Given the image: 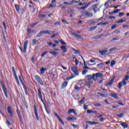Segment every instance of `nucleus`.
<instances>
[{"label": "nucleus", "instance_id": "8fccbe9b", "mask_svg": "<svg viewBox=\"0 0 129 129\" xmlns=\"http://www.w3.org/2000/svg\"><path fill=\"white\" fill-rule=\"evenodd\" d=\"M119 12H120V10L117 9L114 11L112 12V14H117Z\"/></svg>", "mask_w": 129, "mask_h": 129}, {"label": "nucleus", "instance_id": "0e129e2a", "mask_svg": "<svg viewBox=\"0 0 129 129\" xmlns=\"http://www.w3.org/2000/svg\"><path fill=\"white\" fill-rule=\"evenodd\" d=\"M75 90H80V88L78 86H75Z\"/></svg>", "mask_w": 129, "mask_h": 129}, {"label": "nucleus", "instance_id": "49530a36", "mask_svg": "<svg viewBox=\"0 0 129 129\" xmlns=\"http://www.w3.org/2000/svg\"><path fill=\"white\" fill-rule=\"evenodd\" d=\"M59 34V33H56L55 34H54L53 35H52L50 38L51 39H54V38H55L56 36H57V35Z\"/></svg>", "mask_w": 129, "mask_h": 129}, {"label": "nucleus", "instance_id": "864d4df0", "mask_svg": "<svg viewBox=\"0 0 129 129\" xmlns=\"http://www.w3.org/2000/svg\"><path fill=\"white\" fill-rule=\"evenodd\" d=\"M96 60V58H93V59H90V62L91 63H94V62H95Z\"/></svg>", "mask_w": 129, "mask_h": 129}, {"label": "nucleus", "instance_id": "f704fd0d", "mask_svg": "<svg viewBox=\"0 0 129 129\" xmlns=\"http://www.w3.org/2000/svg\"><path fill=\"white\" fill-rule=\"evenodd\" d=\"M79 2V1L73 0L71 2V5L73 6V5H75V4H78Z\"/></svg>", "mask_w": 129, "mask_h": 129}, {"label": "nucleus", "instance_id": "e433bc0d", "mask_svg": "<svg viewBox=\"0 0 129 129\" xmlns=\"http://www.w3.org/2000/svg\"><path fill=\"white\" fill-rule=\"evenodd\" d=\"M96 29H97V26L91 27L89 29V31H94V30H96Z\"/></svg>", "mask_w": 129, "mask_h": 129}, {"label": "nucleus", "instance_id": "58836bf2", "mask_svg": "<svg viewBox=\"0 0 129 129\" xmlns=\"http://www.w3.org/2000/svg\"><path fill=\"white\" fill-rule=\"evenodd\" d=\"M112 2H116V0H109L105 4V6L108 5V4H111Z\"/></svg>", "mask_w": 129, "mask_h": 129}, {"label": "nucleus", "instance_id": "774afa93", "mask_svg": "<svg viewBox=\"0 0 129 129\" xmlns=\"http://www.w3.org/2000/svg\"><path fill=\"white\" fill-rule=\"evenodd\" d=\"M83 107H84V109H85V110H86V109H87V106L85 104H84L83 105Z\"/></svg>", "mask_w": 129, "mask_h": 129}, {"label": "nucleus", "instance_id": "393cba45", "mask_svg": "<svg viewBox=\"0 0 129 129\" xmlns=\"http://www.w3.org/2000/svg\"><path fill=\"white\" fill-rule=\"evenodd\" d=\"M90 5H91V2H89L88 4H87L86 6L83 7H81L79 8V10H85V9H86L87 8H88V7H89V6H90Z\"/></svg>", "mask_w": 129, "mask_h": 129}, {"label": "nucleus", "instance_id": "20e7f679", "mask_svg": "<svg viewBox=\"0 0 129 129\" xmlns=\"http://www.w3.org/2000/svg\"><path fill=\"white\" fill-rule=\"evenodd\" d=\"M28 44H29V41L28 40L25 41L23 45V48L21 47V46L19 47L22 53L23 52L24 53V54H26V53H27V48L28 47Z\"/></svg>", "mask_w": 129, "mask_h": 129}, {"label": "nucleus", "instance_id": "473e14b6", "mask_svg": "<svg viewBox=\"0 0 129 129\" xmlns=\"http://www.w3.org/2000/svg\"><path fill=\"white\" fill-rule=\"evenodd\" d=\"M44 35L43 31H41L38 34L36 35V38H40V37H42Z\"/></svg>", "mask_w": 129, "mask_h": 129}, {"label": "nucleus", "instance_id": "5701e85b", "mask_svg": "<svg viewBox=\"0 0 129 129\" xmlns=\"http://www.w3.org/2000/svg\"><path fill=\"white\" fill-rule=\"evenodd\" d=\"M42 32L43 33V35H50L51 33H52L53 34L55 33L54 31H51L50 30L42 31Z\"/></svg>", "mask_w": 129, "mask_h": 129}, {"label": "nucleus", "instance_id": "5fc2aeb1", "mask_svg": "<svg viewBox=\"0 0 129 129\" xmlns=\"http://www.w3.org/2000/svg\"><path fill=\"white\" fill-rule=\"evenodd\" d=\"M84 100H85V97H83L80 101V103L83 104L84 102Z\"/></svg>", "mask_w": 129, "mask_h": 129}, {"label": "nucleus", "instance_id": "a18cd8bd", "mask_svg": "<svg viewBox=\"0 0 129 129\" xmlns=\"http://www.w3.org/2000/svg\"><path fill=\"white\" fill-rule=\"evenodd\" d=\"M126 20H123L122 19H120L119 20H118L116 22L117 24H119V23H123V22H125Z\"/></svg>", "mask_w": 129, "mask_h": 129}, {"label": "nucleus", "instance_id": "bb28decb", "mask_svg": "<svg viewBox=\"0 0 129 129\" xmlns=\"http://www.w3.org/2000/svg\"><path fill=\"white\" fill-rule=\"evenodd\" d=\"M49 53L51 55H54V56H58L59 55V53L55 51H49Z\"/></svg>", "mask_w": 129, "mask_h": 129}, {"label": "nucleus", "instance_id": "412c9836", "mask_svg": "<svg viewBox=\"0 0 129 129\" xmlns=\"http://www.w3.org/2000/svg\"><path fill=\"white\" fill-rule=\"evenodd\" d=\"M86 123H88V124H90L91 125H96V124H99V122H95V121H88L86 122Z\"/></svg>", "mask_w": 129, "mask_h": 129}, {"label": "nucleus", "instance_id": "603ef678", "mask_svg": "<svg viewBox=\"0 0 129 129\" xmlns=\"http://www.w3.org/2000/svg\"><path fill=\"white\" fill-rule=\"evenodd\" d=\"M119 40V38H113L111 40V42H113L114 41H118Z\"/></svg>", "mask_w": 129, "mask_h": 129}, {"label": "nucleus", "instance_id": "052dcab7", "mask_svg": "<svg viewBox=\"0 0 129 129\" xmlns=\"http://www.w3.org/2000/svg\"><path fill=\"white\" fill-rule=\"evenodd\" d=\"M39 24V22H35L31 25V27H35L36 25H38Z\"/></svg>", "mask_w": 129, "mask_h": 129}, {"label": "nucleus", "instance_id": "0eeeda50", "mask_svg": "<svg viewBox=\"0 0 129 129\" xmlns=\"http://www.w3.org/2000/svg\"><path fill=\"white\" fill-rule=\"evenodd\" d=\"M38 92V97L40 98L41 102H42L44 106H46V104L45 102H44V100H43V95H42V91H41V89L39 88L37 89Z\"/></svg>", "mask_w": 129, "mask_h": 129}, {"label": "nucleus", "instance_id": "9b49d317", "mask_svg": "<svg viewBox=\"0 0 129 129\" xmlns=\"http://www.w3.org/2000/svg\"><path fill=\"white\" fill-rule=\"evenodd\" d=\"M16 111H17V115H18V117L20 120L21 123L22 124L24 123V122L23 121V118L22 117V115H21V112L19 110V108H17Z\"/></svg>", "mask_w": 129, "mask_h": 129}, {"label": "nucleus", "instance_id": "9d476101", "mask_svg": "<svg viewBox=\"0 0 129 129\" xmlns=\"http://www.w3.org/2000/svg\"><path fill=\"white\" fill-rule=\"evenodd\" d=\"M2 87L6 98H8L9 97L8 96V89L6 88L5 84H2Z\"/></svg>", "mask_w": 129, "mask_h": 129}, {"label": "nucleus", "instance_id": "f257e3e1", "mask_svg": "<svg viewBox=\"0 0 129 129\" xmlns=\"http://www.w3.org/2000/svg\"><path fill=\"white\" fill-rule=\"evenodd\" d=\"M85 80V81H88L85 84V86H87L88 88H90L91 87V85L93 84V79L92 78V75H88L86 76Z\"/></svg>", "mask_w": 129, "mask_h": 129}, {"label": "nucleus", "instance_id": "7ed1b4c3", "mask_svg": "<svg viewBox=\"0 0 129 129\" xmlns=\"http://www.w3.org/2000/svg\"><path fill=\"white\" fill-rule=\"evenodd\" d=\"M92 77L94 81H97V78H102L103 77V74L101 73L93 74Z\"/></svg>", "mask_w": 129, "mask_h": 129}, {"label": "nucleus", "instance_id": "72a5a7b5", "mask_svg": "<svg viewBox=\"0 0 129 129\" xmlns=\"http://www.w3.org/2000/svg\"><path fill=\"white\" fill-rule=\"evenodd\" d=\"M15 8L17 13H20V6H19V5L15 4Z\"/></svg>", "mask_w": 129, "mask_h": 129}, {"label": "nucleus", "instance_id": "4d7b16f0", "mask_svg": "<svg viewBox=\"0 0 129 129\" xmlns=\"http://www.w3.org/2000/svg\"><path fill=\"white\" fill-rule=\"evenodd\" d=\"M63 5H69V6H71V3H68V2H64L62 3Z\"/></svg>", "mask_w": 129, "mask_h": 129}, {"label": "nucleus", "instance_id": "aec40b11", "mask_svg": "<svg viewBox=\"0 0 129 129\" xmlns=\"http://www.w3.org/2000/svg\"><path fill=\"white\" fill-rule=\"evenodd\" d=\"M92 9L94 11V12H97V11H98V4H94L92 5Z\"/></svg>", "mask_w": 129, "mask_h": 129}, {"label": "nucleus", "instance_id": "1a4fd4ad", "mask_svg": "<svg viewBox=\"0 0 129 129\" xmlns=\"http://www.w3.org/2000/svg\"><path fill=\"white\" fill-rule=\"evenodd\" d=\"M20 81L23 87L26 95H28V90L27 89V86H26L25 83H24V81H23V79H21V80H20Z\"/></svg>", "mask_w": 129, "mask_h": 129}, {"label": "nucleus", "instance_id": "f3484780", "mask_svg": "<svg viewBox=\"0 0 129 129\" xmlns=\"http://www.w3.org/2000/svg\"><path fill=\"white\" fill-rule=\"evenodd\" d=\"M7 111L9 114H10V116L11 117H13L14 116V113H13V111H12V108H11V106H8L7 107Z\"/></svg>", "mask_w": 129, "mask_h": 129}, {"label": "nucleus", "instance_id": "39448f33", "mask_svg": "<svg viewBox=\"0 0 129 129\" xmlns=\"http://www.w3.org/2000/svg\"><path fill=\"white\" fill-rule=\"evenodd\" d=\"M81 13L83 17H86V18H92L93 17L92 13L88 12L86 10L83 11Z\"/></svg>", "mask_w": 129, "mask_h": 129}, {"label": "nucleus", "instance_id": "6e6d98bb", "mask_svg": "<svg viewBox=\"0 0 129 129\" xmlns=\"http://www.w3.org/2000/svg\"><path fill=\"white\" fill-rule=\"evenodd\" d=\"M73 79V77H67L66 79V80L67 81H68L69 80H71V79Z\"/></svg>", "mask_w": 129, "mask_h": 129}, {"label": "nucleus", "instance_id": "ddd939ff", "mask_svg": "<svg viewBox=\"0 0 129 129\" xmlns=\"http://www.w3.org/2000/svg\"><path fill=\"white\" fill-rule=\"evenodd\" d=\"M71 69V71L73 72H74L75 75H79V74L78 73V69H77V67H72Z\"/></svg>", "mask_w": 129, "mask_h": 129}, {"label": "nucleus", "instance_id": "2eb2a0df", "mask_svg": "<svg viewBox=\"0 0 129 129\" xmlns=\"http://www.w3.org/2000/svg\"><path fill=\"white\" fill-rule=\"evenodd\" d=\"M71 113H74V115H77V112L75 109H70L68 111V114H70Z\"/></svg>", "mask_w": 129, "mask_h": 129}, {"label": "nucleus", "instance_id": "4468645a", "mask_svg": "<svg viewBox=\"0 0 129 129\" xmlns=\"http://www.w3.org/2000/svg\"><path fill=\"white\" fill-rule=\"evenodd\" d=\"M81 33V32L79 31L77 32V33H74L73 34V35L74 36L75 38H78L79 39H83V37L81 35L78 34H80Z\"/></svg>", "mask_w": 129, "mask_h": 129}, {"label": "nucleus", "instance_id": "09e8293b", "mask_svg": "<svg viewBox=\"0 0 129 129\" xmlns=\"http://www.w3.org/2000/svg\"><path fill=\"white\" fill-rule=\"evenodd\" d=\"M123 115H124V113H120V114H117V116L118 117H122V116H123Z\"/></svg>", "mask_w": 129, "mask_h": 129}, {"label": "nucleus", "instance_id": "680f3d73", "mask_svg": "<svg viewBox=\"0 0 129 129\" xmlns=\"http://www.w3.org/2000/svg\"><path fill=\"white\" fill-rule=\"evenodd\" d=\"M39 16L40 18H46V15L45 14H40Z\"/></svg>", "mask_w": 129, "mask_h": 129}, {"label": "nucleus", "instance_id": "a211bd4d", "mask_svg": "<svg viewBox=\"0 0 129 129\" xmlns=\"http://www.w3.org/2000/svg\"><path fill=\"white\" fill-rule=\"evenodd\" d=\"M109 95L110 96V97L114 98L115 99H118V98H119V97H118L117 94H116V93H112L111 94H109Z\"/></svg>", "mask_w": 129, "mask_h": 129}, {"label": "nucleus", "instance_id": "de8ad7c7", "mask_svg": "<svg viewBox=\"0 0 129 129\" xmlns=\"http://www.w3.org/2000/svg\"><path fill=\"white\" fill-rule=\"evenodd\" d=\"M88 72V71L87 70H84L82 72L83 75H86L87 74V73Z\"/></svg>", "mask_w": 129, "mask_h": 129}, {"label": "nucleus", "instance_id": "2f4dec72", "mask_svg": "<svg viewBox=\"0 0 129 129\" xmlns=\"http://www.w3.org/2000/svg\"><path fill=\"white\" fill-rule=\"evenodd\" d=\"M121 126H122L123 128H127L128 127V125L124 122L121 123Z\"/></svg>", "mask_w": 129, "mask_h": 129}, {"label": "nucleus", "instance_id": "cd10ccee", "mask_svg": "<svg viewBox=\"0 0 129 129\" xmlns=\"http://www.w3.org/2000/svg\"><path fill=\"white\" fill-rule=\"evenodd\" d=\"M61 50L62 51L63 53H67V49L66 46H62L60 47Z\"/></svg>", "mask_w": 129, "mask_h": 129}, {"label": "nucleus", "instance_id": "13d9d810", "mask_svg": "<svg viewBox=\"0 0 129 129\" xmlns=\"http://www.w3.org/2000/svg\"><path fill=\"white\" fill-rule=\"evenodd\" d=\"M37 42H38V41H37L36 39H33L32 40V43L33 45H36V44H37Z\"/></svg>", "mask_w": 129, "mask_h": 129}, {"label": "nucleus", "instance_id": "ea45409f", "mask_svg": "<svg viewBox=\"0 0 129 129\" xmlns=\"http://www.w3.org/2000/svg\"><path fill=\"white\" fill-rule=\"evenodd\" d=\"M34 32H35V30H32L31 29H27L28 34H31L32 33H34Z\"/></svg>", "mask_w": 129, "mask_h": 129}, {"label": "nucleus", "instance_id": "69168bd1", "mask_svg": "<svg viewBox=\"0 0 129 129\" xmlns=\"http://www.w3.org/2000/svg\"><path fill=\"white\" fill-rule=\"evenodd\" d=\"M116 28V24H115L114 25H112V27H111V29L112 30L115 29Z\"/></svg>", "mask_w": 129, "mask_h": 129}, {"label": "nucleus", "instance_id": "7c9ffc66", "mask_svg": "<svg viewBox=\"0 0 129 129\" xmlns=\"http://www.w3.org/2000/svg\"><path fill=\"white\" fill-rule=\"evenodd\" d=\"M87 113L90 114V113H93L94 114H97V111H93L92 110H88L87 111Z\"/></svg>", "mask_w": 129, "mask_h": 129}, {"label": "nucleus", "instance_id": "c85d7f7f", "mask_svg": "<svg viewBox=\"0 0 129 129\" xmlns=\"http://www.w3.org/2000/svg\"><path fill=\"white\" fill-rule=\"evenodd\" d=\"M67 119L68 120V121H71V120H76L77 118L74 116H72L67 118Z\"/></svg>", "mask_w": 129, "mask_h": 129}, {"label": "nucleus", "instance_id": "f8f14e48", "mask_svg": "<svg viewBox=\"0 0 129 129\" xmlns=\"http://www.w3.org/2000/svg\"><path fill=\"white\" fill-rule=\"evenodd\" d=\"M54 115L55 116H56L57 119L59 120V121H60V122L62 124V125H65V123H64V122L63 121V120H62V119L61 118L60 116H59V115H58V114L56 112H54Z\"/></svg>", "mask_w": 129, "mask_h": 129}, {"label": "nucleus", "instance_id": "6ab92c4d", "mask_svg": "<svg viewBox=\"0 0 129 129\" xmlns=\"http://www.w3.org/2000/svg\"><path fill=\"white\" fill-rule=\"evenodd\" d=\"M34 113L35 115V116L37 118V120H39V116L38 115V111L37 110V106H36V104L34 105Z\"/></svg>", "mask_w": 129, "mask_h": 129}, {"label": "nucleus", "instance_id": "c03bdc74", "mask_svg": "<svg viewBox=\"0 0 129 129\" xmlns=\"http://www.w3.org/2000/svg\"><path fill=\"white\" fill-rule=\"evenodd\" d=\"M114 65H115V60H112L110 62L111 67H113Z\"/></svg>", "mask_w": 129, "mask_h": 129}, {"label": "nucleus", "instance_id": "423d86ee", "mask_svg": "<svg viewBox=\"0 0 129 129\" xmlns=\"http://www.w3.org/2000/svg\"><path fill=\"white\" fill-rule=\"evenodd\" d=\"M12 72H13V75L15 78L17 83L18 84V85H20V81H19V78H18V76H17V72H16V69H15V67H12Z\"/></svg>", "mask_w": 129, "mask_h": 129}, {"label": "nucleus", "instance_id": "b1692460", "mask_svg": "<svg viewBox=\"0 0 129 129\" xmlns=\"http://www.w3.org/2000/svg\"><path fill=\"white\" fill-rule=\"evenodd\" d=\"M114 81V78L112 79L109 82L106 83V86H111Z\"/></svg>", "mask_w": 129, "mask_h": 129}, {"label": "nucleus", "instance_id": "4be33fe9", "mask_svg": "<svg viewBox=\"0 0 129 129\" xmlns=\"http://www.w3.org/2000/svg\"><path fill=\"white\" fill-rule=\"evenodd\" d=\"M108 51V50H107V49L105 48V50H99V53H100V54H101V55L103 56V55H105V54H106V53H107Z\"/></svg>", "mask_w": 129, "mask_h": 129}, {"label": "nucleus", "instance_id": "c9c22d12", "mask_svg": "<svg viewBox=\"0 0 129 129\" xmlns=\"http://www.w3.org/2000/svg\"><path fill=\"white\" fill-rule=\"evenodd\" d=\"M104 66V63L101 62L97 65V68H102Z\"/></svg>", "mask_w": 129, "mask_h": 129}, {"label": "nucleus", "instance_id": "4c0bfd02", "mask_svg": "<svg viewBox=\"0 0 129 129\" xmlns=\"http://www.w3.org/2000/svg\"><path fill=\"white\" fill-rule=\"evenodd\" d=\"M47 70V69L42 68L41 69H40V73L41 74H44L45 73V71Z\"/></svg>", "mask_w": 129, "mask_h": 129}, {"label": "nucleus", "instance_id": "338daca9", "mask_svg": "<svg viewBox=\"0 0 129 129\" xmlns=\"http://www.w3.org/2000/svg\"><path fill=\"white\" fill-rule=\"evenodd\" d=\"M103 26H105L106 25H108V22H105L104 23L103 22V24H102Z\"/></svg>", "mask_w": 129, "mask_h": 129}, {"label": "nucleus", "instance_id": "bf43d9fd", "mask_svg": "<svg viewBox=\"0 0 129 129\" xmlns=\"http://www.w3.org/2000/svg\"><path fill=\"white\" fill-rule=\"evenodd\" d=\"M46 54H48V51H45L43 53H42L41 54V56L44 57L45 56V55H46Z\"/></svg>", "mask_w": 129, "mask_h": 129}, {"label": "nucleus", "instance_id": "f03ea898", "mask_svg": "<svg viewBox=\"0 0 129 129\" xmlns=\"http://www.w3.org/2000/svg\"><path fill=\"white\" fill-rule=\"evenodd\" d=\"M129 79V76L126 75L124 77V80H122V81L119 83L118 84V88L119 89H121V88L122 87V85H126V82L125 81H128Z\"/></svg>", "mask_w": 129, "mask_h": 129}, {"label": "nucleus", "instance_id": "6e6552de", "mask_svg": "<svg viewBox=\"0 0 129 129\" xmlns=\"http://www.w3.org/2000/svg\"><path fill=\"white\" fill-rule=\"evenodd\" d=\"M34 78L35 80H36V81H37V82H38L41 85V86L44 85L43 80H42V79H41V77L39 76L36 75L34 76Z\"/></svg>", "mask_w": 129, "mask_h": 129}, {"label": "nucleus", "instance_id": "a19ab883", "mask_svg": "<svg viewBox=\"0 0 129 129\" xmlns=\"http://www.w3.org/2000/svg\"><path fill=\"white\" fill-rule=\"evenodd\" d=\"M93 105L95 107H100V106H101V104H100V103H95V104H94Z\"/></svg>", "mask_w": 129, "mask_h": 129}, {"label": "nucleus", "instance_id": "3c124183", "mask_svg": "<svg viewBox=\"0 0 129 129\" xmlns=\"http://www.w3.org/2000/svg\"><path fill=\"white\" fill-rule=\"evenodd\" d=\"M80 53V50H76L74 51V54H75L76 55H78V54H79Z\"/></svg>", "mask_w": 129, "mask_h": 129}, {"label": "nucleus", "instance_id": "37998d69", "mask_svg": "<svg viewBox=\"0 0 129 129\" xmlns=\"http://www.w3.org/2000/svg\"><path fill=\"white\" fill-rule=\"evenodd\" d=\"M115 50H117V47H112L110 48V49L109 50V52H112V51H115Z\"/></svg>", "mask_w": 129, "mask_h": 129}, {"label": "nucleus", "instance_id": "e2e57ef3", "mask_svg": "<svg viewBox=\"0 0 129 129\" xmlns=\"http://www.w3.org/2000/svg\"><path fill=\"white\" fill-rule=\"evenodd\" d=\"M124 15V13L121 12L119 14V17H122V16Z\"/></svg>", "mask_w": 129, "mask_h": 129}, {"label": "nucleus", "instance_id": "c756f323", "mask_svg": "<svg viewBox=\"0 0 129 129\" xmlns=\"http://www.w3.org/2000/svg\"><path fill=\"white\" fill-rule=\"evenodd\" d=\"M57 7V5L56 4H51L49 5L48 7V9H53L54 8H56Z\"/></svg>", "mask_w": 129, "mask_h": 129}, {"label": "nucleus", "instance_id": "dca6fc26", "mask_svg": "<svg viewBox=\"0 0 129 129\" xmlns=\"http://www.w3.org/2000/svg\"><path fill=\"white\" fill-rule=\"evenodd\" d=\"M103 37V34H99L96 36H93L91 38L92 40H98L99 39H101Z\"/></svg>", "mask_w": 129, "mask_h": 129}, {"label": "nucleus", "instance_id": "79ce46f5", "mask_svg": "<svg viewBox=\"0 0 129 129\" xmlns=\"http://www.w3.org/2000/svg\"><path fill=\"white\" fill-rule=\"evenodd\" d=\"M97 94L98 95H100V96H101L102 97H105V94L102 93H100V92H98Z\"/></svg>", "mask_w": 129, "mask_h": 129}, {"label": "nucleus", "instance_id": "a878e982", "mask_svg": "<svg viewBox=\"0 0 129 129\" xmlns=\"http://www.w3.org/2000/svg\"><path fill=\"white\" fill-rule=\"evenodd\" d=\"M67 85H68V82H63L61 85L62 89H64V88H66V87H67Z\"/></svg>", "mask_w": 129, "mask_h": 129}]
</instances>
